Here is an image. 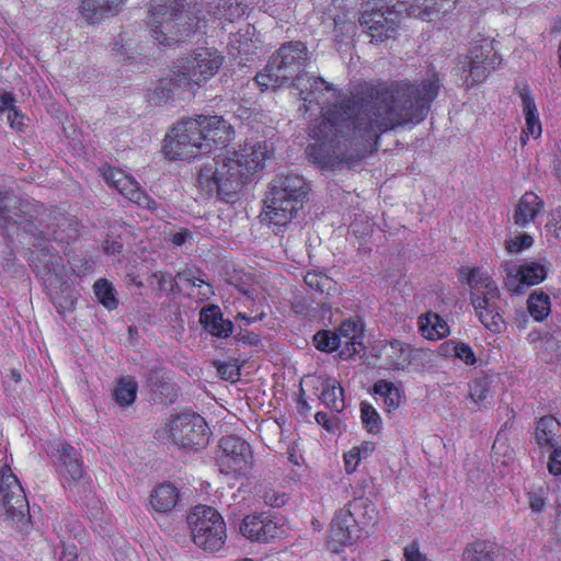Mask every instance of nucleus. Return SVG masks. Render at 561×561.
<instances>
[{"instance_id":"4be33fe9","label":"nucleus","mask_w":561,"mask_h":561,"mask_svg":"<svg viewBox=\"0 0 561 561\" xmlns=\"http://www.w3.org/2000/svg\"><path fill=\"white\" fill-rule=\"evenodd\" d=\"M199 322L210 335L219 339H227L233 333V322L224 319L219 306L210 305L203 307Z\"/></svg>"},{"instance_id":"4d7b16f0","label":"nucleus","mask_w":561,"mask_h":561,"mask_svg":"<svg viewBox=\"0 0 561 561\" xmlns=\"http://www.w3.org/2000/svg\"><path fill=\"white\" fill-rule=\"evenodd\" d=\"M14 108V96L12 93L7 92L0 95V111H7L9 114Z\"/></svg>"},{"instance_id":"b1692460","label":"nucleus","mask_w":561,"mask_h":561,"mask_svg":"<svg viewBox=\"0 0 561 561\" xmlns=\"http://www.w3.org/2000/svg\"><path fill=\"white\" fill-rule=\"evenodd\" d=\"M57 450L64 479L68 482L79 481L83 477V469L82 458L77 448L67 442H61Z\"/></svg>"},{"instance_id":"052dcab7","label":"nucleus","mask_w":561,"mask_h":561,"mask_svg":"<svg viewBox=\"0 0 561 561\" xmlns=\"http://www.w3.org/2000/svg\"><path fill=\"white\" fill-rule=\"evenodd\" d=\"M8 121L13 128L20 129L23 125L22 123V115L18 113V111L14 108L8 114Z\"/></svg>"},{"instance_id":"a878e982","label":"nucleus","mask_w":561,"mask_h":561,"mask_svg":"<svg viewBox=\"0 0 561 561\" xmlns=\"http://www.w3.org/2000/svg\"><path fill=\"white\" fill-rule=\"evenodd\" d=\"M126 0H82L80 10L85 20L99 23L103 18L115 15Z\"/></svg>"},{"instance_id":"ea45409f","label":"nucleus","mask_w":561,"mask_h":561,"mask_svg":"<svg viewBox=\"0 0 561 561\" xmlns=\"http://www.w3.org/2000/svg\"><path fill=\"white\" fill-rule=\"evenodd\" d=\"M313 343L317 350L332 353L344 344L342 336L330 330H320L313 336Z\"/></svg>"},{"instance_id":"4468645a","label":"nucleus","mask_w":561,"mask_h":561,"mask_svg":"<svg viewBox=\"0 0 561 561\" xmlns=\"http://www.w3.org/2000/svg\"><path fill=\"white\" fill-rule=\"evenodd\" d=\"M501 64V58L493 48V41L483 38L472 45L469 54L459 61V70L466 75L463 84L471 88L484 81L490 72Z\"/></svg>"},{"instance_id":"0e129e2a","label":"nucleus","mask_w":561,"mask_h":561,"mask_svg":"<svg viewBox=\"0 0 561 561\" xmlns=\"http://www.w3.org/2000/svg\"><path fill=\"white\" fill-rule=\"evenodd\" d=\"M312 290L323 294L325 283H306Z\"/></svg>"},{"instance_id":"49530a36","label":"nucleus","mask_w":561,"mask_h":561,"mask_svg":"<svg viewBox=\"0 0 561 561\" xmlns=\"http://www.w3.org/2000/svg\"><path fill=\"white\" fill-rule=\"evenodd\" d=\"M533 237L529 234H522L515 239H511L506 242V249L510 252H519L524 249L529 248L533 244Z\"/></svg>"},{"instance_id":"774afa93","label":"nucleus","mask_w":561,"mask_h":561,"mask_svg":"<svg viewBox=\"0 0 561 561\" xmlns=\"http://www.w3.org/2000/svg\"><path fill=\"white\" fill-rule=\"evenodd\" d=\"M318 307H320V308H330L329 304H327V302H319Z\"/></svg>"},{"instance_id":"e2e57ef3","label":"nucleus","mask_w":561,"mask_h":561,"mask_svg":"<svg viewBox=\"0 0 561 561\" xmlns=\"http://www.w3.org/2000/svg\"><path fill=\"white\" fill-rule=\"evenodd\" d=\"M297 404H298V409L301 412H308V410L310 409L307 400L304 399V390H300V396H299V398L297 400Z\"/></svg>"},{"instance_id":"c03bdc74","label":"nucleus","mask_w":561,"mask_h":561,"mask_svg":"<svg viewBox=\"0 0 561 561\" xmlns=\"http://www.w3.org/2000/svg\"><path fill=\"white\" fill-rule=\"evenodd\" d=\"M362 421L370 434H378L381 430V417L378 411L368 402L360 403Z\"/></svg>"},{"instance_id":"20e7f679","label":"nucleus","mask_w":561,"mask_h":561,"mask_svg":"<svg viewBox=\"0 0 561 561\" xmlns=\"http://www.w3.org/2000/svg\"><path fill=\"white\" fill-rule=\"evenodd\" d=\"M222 62L224 56L216 49H196L158 81L156 88L148 93L149 103L162 105L170 100L183 99L185 93H192L194 87H201L213 78Z\"/></svg>"},{"instance_id":"864d4df0","label":"nucleus","mask_w":561,"mask_h":561,"mask_svg":"<svg viewBox=\"0 0 561 561\" xmlns=\"http://www.w3.org/2000/svg\"><path fill=\"white\" fill-rule=\"evenodd\" d=\"M423 0H405V2H400L397 9H401V13L405 12L407 15L417 18V11L422 8Z\"/></svg>"},{"instance_id":"e433bc0d","label":"nucleus","mask_w":561,"mask_h":561,"mask_svg":"<svg viewBox=\"0 0 561 561\" xmlns=\"http://www.w3.org/2000/svg\"><path fill=\"white\" fill-rule=\"evenodd\" d=\"M527 309L533 319L542 322L550 313V297L543 291H535L529 295Z\"/></svg>"},{"instance_id":"6ab92c4d","label":"nucleus","mask_w":561,"mask_h":561,"mask_svg":"<svg viewBox=\"0 0 561 561\" xmlns=\"http://www.w3.org/2000/svg\"><path fill=\"white\" fill-rule=\"evenodd\" d=\"M339 335L344 341V350L341 352L343 358L360 355L365 351L364 324L362 321L347 319L337 328Z\"/></svg>"},{"instance_id":"7c9ffc66","label":"nucleus","mask_w":561,"mask_h":561,"mask_svg":"<svg viewBox=\"0 0 561 561\" xmlns=\"http://www.w3.org/2000/svg\"><path fill=\"white\" fill-rule=\"evenodd\" d=\"M519 95L523 103V112L526 117V127L523 129V135L526 136V138L530 135L534 137H539L541 134V124L539 121L537 106L535 103V100L533 95L530 94V91L528 88H523L519 91ZM522 141L525 142L524 136H522Z\"/></svg>"},{"instance_id":"338daca9","label":"nucleus","mask_w":561,"mask_h":561,"mask_svg":"<svg viewBox=\"0 0 561 561\" xmlns=\"http://www.w3.org/2000/svg\"><path fill=\"white\" fill-rule=\"evenodd\" d=\"M192 285H193V286H198V287H202V285H206V286H208V287H209V286L211 285V283H209V282L201 283V284L192 283Z\"/></svg>"},{"instance_id":"3c124183","label":"nucleus","mask_w":561,"mask_h":561,"mask_svg":"<svg viewBox=\"0 0 561 561\" xmlns=\"http://www.w3.org/2000/svg\"><path fill=\"white\" fill-rule=\"evenodd\" d=\"M548 471L554 477L561 474V446L552 450L548 461Z\"/></svg>"},{"instance_id":"2eb2a0df","label":"nucleus","mask_w":561,"mask_h":561,"mask_svg":"<svg viewBox=\"0 0 561 561\" xmlns=\"http://www.w3.org/2000/svg\"><path fill=\"white\" fill-rule=\"evenodd\" d=\"M500 291L495 283H474L471 286V304L480 323L492 333L505 329V321L500 313Z\"/></svg>"},{"instance_id":"412c9836","label":"nucleus","mask_w":561,"mask_h":561,"mask_svg":"<svg viewBox=\"0 0 561 561\" xmlns=\"http://www.w3.org/2000/svg\"><path fill=\"white\" fill-rule=\"evenodd\" d=\"M356 503L350 504V508H341L333 516L330 530V540L340 547H345L352 542V528L356 520L354 511Z\"/></svg>"},{"instance_id":"a211bd4d","label":"nucleus","mask_w":561,"mask_h":561,"mask_svg":"<svg viewBox=\"0 0 561 561\" xmlns=\"http://www.w3.org/2000/svg\"><path fill=\"white\" fill-rule=\"evenodd\" d=\"M181 501V492L171 482H162L150 492L147 503L148 512L154 517L172 512Z\"/></svg>"},{"instance_id":"f3484780","label":"nucleus","mask_w":561,"mask_h":561,"mask_svg":"<svg viewBox=\"0 0 561 561\" xmlns=\"http://www.w3.org/2000/svg\"><path fill=\"white\" fill-rule=\"evenodd\" d=\"M0 497L9 513L28 510L25 491L9 465H4L0 472Z\"/></svg>"},{"instance_id":"a18cd8bd","label":"nucleus","mask_w":561,"mask_h":561,"mask_svg":"<svg viewBox=\"0 0 561 561\" xmlns=\"http://www.w3.org/2000/svg\"><path fill=\"white\" fill-rule=\"evenodd\" d=\"M265 505L280 508L288 503L289 495L282 491L267 490L262 495Z\"/></svg>"},{"instance_id":"6e6552de","label":"nucleus","mask_w":561,"mask_h":561,"mask_svg":"<svg viewBox=\"0 0 561 561\" xmlns=\"http://www.w3.org/2000/svg\"><path fill=\"white\" fill-rule=\"evenodd\" d=\"M309 60L308 49L300 41L284 43L275 54L272 55L262 72L255 77L256 84L262 91L276 89L297 75L305 72L302 68Z\"/></svg>"},{"instance_id":"bb28decb","label":"nucleus","mask_w":561,"mask_h":561,"mask_svg":"<svg viewBox=\"0 0 561 561\" xmlns=\"http://www.w3.org/2000/svg\"><path fill=\"white\" fill-rule=\"evenodd\" d=\"M385 365L391 370H403L413 359V350L399 340L390 341L382 347Z\"/></svg>"},{"instance_id":"f257e3e1","label":"nucleus","mask_w":561,"mask_h":561,"mask_svg":"<svg viewBox=\"0 0 561 561\" xmlns=\"http://www.w3.org/2000/svg\"><path fill=\"white\" fill-rule=\"evenodd\" d=\"M439 89L437 72L420 82L363 87L340 105L325 110L311 125L309 135L316 144L306 148L307 157L321 169L350 165L354 159L347 150L353 145L370 144L388 130L423 122Z\"/></svg>"},{"instance_id":"bf43d9fd","label":"nucleus","mask_w":561,"mask_h":561,"mask_svg":"<svg viewBox=\"0 0 561 561\" xmlns=\"http://www.w3.org/2000/svg\"><path fill=\"white\" fill-rule=\"evenodd\" d=\"M314 419H316L317 424H320L328 431L331 430L332 423H331L330 417L327 412L318 411L314 415Z\"/></svg>"},{"instance_id":"9d476101","label":"nucleus","mask_w":561,"mask_h":561,"mask_svg":"<svg viewBox=\"0 0 561 561\" xmlns=\"http://www.w3.org/2000/svg\"><path fill=\"white\" fill-rule=\"evenodd\" d=\"M165 432L175 445L186 451L205 448L210 436L206 420L195 412H184L170 417L165 423Z\"/></svg>"},{"instance_id":"7ed1b4c3","label":"nucleus","mask_w":561,"mask_h":561,"mask_svg":"<svg viewBox=\"0 0 561 561\" xmlns=\"http://www.w3.org/2000/svg\"><path fill=\"white\" fill-rule=\"evenodd\" d=\"M233 133L221 116L199 115L179 122L164 138L163 151L170 159H191L209 152L214 146H225Z\"/></svg>"},{"instance_id":"423d86ee","label":"nucleus","mask_w":561,"mask_h":561,"mask_svg":"<svg viewBox=\"0 0 561 561\" xmlns=\"http://www.w3.org/2000/svg\"><path fill=\"white\" fill-rule=\"evenodd\" d=\"M148 26L151 36L161 45L184 42L201 30V21L186 0H164L151 7Z\"/></svg>"},{"instance_id":"39448f33","label":"nucleus","mask_w":561,"mask_h":561,"mask_svg":"<svg viewBox=\"0 0 561 561\" xmlns=\"http://www.w3.org/2000/svg\"><path fill=\"white\" fill-rule=\"evenodd\" d=\"M23 202L15 195L9 193H0V231L2 236L19 242L27 241V243L37 249L43 256H49L45 260L43 271L37 264L39 257H31L32 266L37 271V277L51 278L50 265L55 254V249L50 244V240L43 230L38 228L32 217H27L23 209Z\"/></svg>"},{"instance_id":"f704fd0d","label":"nucleus","mask_w":561,"mask_h":561,"mask_svg":"<svg viewBox=\"0 0 561 561\" xmlns=\"http://www.w3.org/2000/svg\"><path fill=\"white\" fill-rule=\"evenodd\" d=\"M376 451V444L371 440H364L357 446H353L344 454V467L347 474L358 470L362 461L367 459Z\"/></svg>"},{"instance_id":"1a4fd4ad","label":"nucleus","mask_w":561,"mask_h":561,"mask_svg":"<svg viewBox=\"0 0 561 561\" xmlns=\"http://www.w3.org/2000/svg\"><path fill=\"white\" fill-rule=\"evenodd\" d=\"M192 542L207 553L219 552L227 541V527L219 511L206 505L192 508L187 515Z\"/></svg>"},{"instance_id":"72a5a7b5","label":"nucleus","mask_w":561,"mask_h":561,"mask_svg":"<svg viewBox=\"0 0 561 561\" xmlns=\"http://www.w3.org/2000/svg\"><path fill=\"white\" fill-rule=\"evenodd\" d=\"M462 560L495 561V543L489 540L476 539L465 546Z\"/></svg>"},{"instance_id":"f03ea898","label":"nucleus","mask_w":561,"mask_h":561,"mask_svg":"<svg viewBox=\"0 0 561 561\" xmlns=\"http://www.w3.org/2000/svg\"><path fill=\"white\" fill-rule=\"evenodd\" d=\"M268 157L264 141L247 142L232 156H218L214 164H206L198 173V184L207 194H216L229 202L263 168Z\"/></svg>"},{"instance_id":"473e14b6","label":"nucleus","mask_w":561,"mask_h":561,"mask_svg":"<svg viewBox=\"0 0 561 561\" xmlns=\"http://www.w3.org/2000/svg\"><path fill=\"white\" fill-rule=\"evenodd\" d=\"M148 385L153 392L156 400L164 403H173L178 397L174 385L159 371H151L148 377Z\"/></svg>"},{"instance_id":"6e6d98bb","label":"nucleus","mask_w":561,"mask_h":561,"mask_svg":"<svg viewBox=\"0 0 561 561\" xmlns=\"http://www.w3.org/2000/svg\"><path fill=\"white\" fill-rule=\"evenodd\" d=\"M170 240L175 245H182L186 241L193 240V233L186 228H181L179 231H176L174 234L171 236Z\"/></svg>"},{"instance_id":"13d9d810","label":"nucleus","mask_w":561,"mask_h":561,"mask_svg":"<svg viewBox=\"0 0 561 561\" xmlns=\"http://www.w3.org/2000/svg\"><path fill=\"white\" fill-rule=\"evenodd\" d=\"M123 243L119 240H105L103 251L108 255H114L122 251Z\"/></svg>"},{"instance_id":"aec40b11","label":"nucleus","mask_w":561,"mask_h":561,"mask_svg":"<svg viewBox=\"0 0 561 561\" xmlns=\"http://www.w3.org/2000/svg\"><path fill=\"white\" fill-rule=\"evenodd\" d=\"M550 263L547 261H530L523 264L508 261L502 267L508 279L513 280H545L548 276Z\"/></svg>"},{"instance_id":"5fc2aeb1","label":"nucleus","mask_w":561,"mask_h":561,"mask_svg":"<svg viewBox=\"0 0 561 561\" xmlns=\"http://www.w3.org/2000/svg\"><path fill=\"white\" fill-rule=\"evenodd\" d=\"M459 274L460 280H482V273L478 267H462Z\"/></svg>"},{"instance_id":"69168bd1","label":"nucleus","mask_w":561,"mask_h":561,"mask_svg":"<svg viewBox=\"0 0 561 561\" xmlns=\"http://www.w3.org/2000/svg\"><path fill=\"white\" fill-rule=\"evenodd\" d=\"M238 319H242L245 323H251V319L245 313H239Z\"/></svg>"},{"instance_id":"9b49d317","label":"nucleus","mask_w":561,"mask_h":561,"mask_svg":"<svg viewBox=\"0 0 561 561\" xmlns=\"http://www.w3.org/2000/svg\"><path fill=\"white\" fill-rule=\"evenodd\" d=\"M293 88L298 91L299 99L304 102L299 111L308 112L311 105H316L321 108V116L329 107L340 105L343 100L348 99H341L339 90L332 83L309 72L297 75Z\"/></svg>"},{"instance_id":"4c0bfd02","label":"nucleus","mask_w":561,"mask_h":561,"mask_svg":"<svg viewBox=\"0 0 561 561\" xmlns=\"http://www.w3.org/2000/svg\"><path fill=\"white\" fill-rule=\"evenodd\" d=\"M492 378L490 375L482 373L476 376L469 383L470 399L477 405H483V402L490 397Z\"/></svg>"},{"instance_id":"37998d69","label":"nucleus","mask_w":561,"mask_h":561,"mask_svg":"<svg viewBox=\"0 0 561 561\" xmlns=\"http://www.w3.org/2000/svg\"><path fill=\"white\" fill-rule=\"evenodd\" d=\"M245 11L247 5L242 4L239 0H222V3L218 4L217 11L214 14L218 19L232 22L243 16Z\"/></svg>"},{"instance_id":"680f3d73","label":"nucleus","mask_w":561,"mask_h":561,"mask_svg":"<svg viewBox=\"0 0 561 561\" xmlns=\"http://www.w3.org/2000/svg\"><path fill=\"white\" fill-rule=\"evenodd\" d=\"M291 308L297 314L308 316L310 312V307L298 300L293 301Z\"/></svg>"},{"instance_id":"ddd939ff","label":"nucleus","mask_w":561,"mask_h":561,"mask_svg":"<svg viewBox=\"0 0 561 561\" xmlns=\"http://www.w3.org/2000/svg\"><path fill=\"white\" fill-rule=\"evenodd\" d=\"M217 458L219 471L227 477H247L254 465L251 445L237 435H227L219 440Z\"/></svg>"},{"instance_id":"09e8293b","label":"nucleus","mask_w":561,"mask_h":561,"mask_svg":"<svg viewBox=\"0 0 561 561\" xmlns=\"http://www.w3.org/2000/svg\"><path fill=\"white\" fill-rule=\"evenodd\" d=\"M529 508L534 512L540 513L546 507V497L542 490L528 492Z\"/></svg>"},{"instance_id":"dca6fc26","label":"nucleus","mask_w":561,"mask_h":561,"mask_svg":"<svg viewBox=\"0 0 561 561\" xmlns=\"http://www.w3.org/2000/svg\"><path fill=\"white\" fill-rule=\"evenodd\" d=\"M239 529L240 534L252 542H271L283 531L275 517L265 512L245 515Z\"/></svg>"},{"instance_id":"8fccbe9b","label":"nucleus","mask_w":561,"mask_h":561,"mask_svg":"<svg viewBox=\"0 0 561 561\" xmlns=\"http://www.w3.org/2000/svg\"><path fill=\"white\" fill-rule=\"evenodd\" d=\"M203 274L195 265H186L179 271L174 280H203Z\"/></svg>"},{"instance_id":"603ef678","label":"nucleus","mask_w":561,"mask_h":561,"mask_svg":"<svg viewBox=\"0 0 561 561\" xmlns=\"http://www.w3.org/2000/svg\"><path fill=\"white\" fill-rule=\"evenodd\" d=\"M436 5L437 0H423L422 8L417 11V18L422 20H431L432 15L439 11Z\"/></svg>"},{"instance_id":"c756f323","label":"nucleus","mask_w":561,"mask_h":561,"mask_svg":"<svg viewBox=\"0 0 561 561\" xmlns=\"http://www.w3.org/2000/svg\"><path fill=\"white\" fill-rule=\"evenodd\" d=\"M373 391L382 399L383 409L389 414L397 411L404 402V391L386 379L375 381Z\"/></svg>"},{"instance_id":"a19ab883","label":"nucleus","mask_w":561,"mask_h":561,"mask_svg":"<svg viewBox=\"0 0 561 561\" xmlns=\"http://www.w3.org/2000/svg\"><path fill=\"white\" fill-rule=\"evenodd\" d=\"M442 348L445 353L453 352L456 358L467 365H474L477 363L472 347L466 342L447 341L442 344Z\"/></svg>"},{"instance_id":"c85d7f7f","label":"nucleus","mask_w":561,"mask_h":561,"mask_svg":"<svg viewBox=\"0 0 561 561\" xmlns=\"http://www.w3.org/2000/svg\"><path fill=\"white\" fill-rule=\"evenodd\" d=\"M542 207V201L535 193L526 192L516 206L514 214L515 224L525 227L529 222L535 221Z\"/></svg>"},{"instance_id":"de8ad7c7","label":"nucleus","mask_w":561,"mask_h":561,"mask_svg":"<svg viewBox=\"0 0 561 561\" xmlns=\"http://www.w3.org/2000/svg\"><path fill=\"white\" fill-rule=\"evenodd\" d=\"M404 561H426V557L421 553L417 541H412L403 548Z\"/></svg>"},{"instance_id":"f8f14e48","label":"nucleus","mask_w":561,"mask_h":561,"mask_svg":"<svg viewBox=\"0 0 561 561\" xmlns=\"http://www.w3.org/2000/svg\"><path fill=\"white\" fill-rule=\"evenodd\" d=\"M401 9L397 4H385L370 0L359 18V24L373 42H385L397 33Z\"/></svg>"},{"instance_id":"0eeeda50","label":"nucleus","mask_w":561,"mask_h":561,"mask_svg":"<svg viewBox=\"0 0 561 561\" xmlns=\"http://www.w3.org/2000/svg\"><path fill=\"white\" fill-rule=\"evenodd\" d=\"M309 191V184L297 174L274 180L265 199V215L275 226L289 224L308 199Z\"/></svg>"},{"instance_id":"393cba45","label":"nucleus","mask_w":561,"mask_h":561,"mask_svg":"<svg viewBox=\"0 0 561 561\" xmlns=\"http://www.w3.org/2000/svg\"><path fill=\"white\" fill-rule=\"evenodd\" d=\"M103 178L111 186L115 187L122 195L129 201L140 204L142 193L138 182L126 175L123 171L107 168L103 172Z\"/></svg>"},{"instance_id":"58836bf2","label":"nucleus","mask_w":561,"mask_h":561,"mask_svg":"<svg viewBox=\"0 0 561 561\" xmlns=\"http://www.w3.org/2000/svg\"><path fill=\"white\" fill-rule=\"evenodd\" d=\"M320 401L330 410L341 412L345 408L344 389L341 386L327 382L319 397Z\"/></svg>"},{"instance_id":"5701e85b","label":"nucleus","mask_w":561,"mask_h":561,"mask_svg":"<svg viewBox=\"0 0 561 561\" xmlns=\"http://www.w3.org/2000/svg\"><path fill=\"white\" fill-rule=\"evenodd\" d=\"M49 299L60 314L73 310L78 300V290L73 283H44Z\"/></svg>"},{"instance_id":"cd10ccee","label":"nucleus","mask_w":561,"mask_h":561,"mask_svg":"<svg viewBox=\"0 0 561 561\" xmlns=\"http://www.w3.org/2000/svg\"><path fill=\"white\" fill-rule=\"evenodd\" d=\"M419 332L427 341H438L450 333L449 324L439 314L427 311L419 317Z\"/></svg>"},{"instance_id":"2f4dec72","label":"nucleus","mask_w":561,"mask_h":561,"mask_svg":"<svg viewBox=\"0 0 561 561\" xmlns=\"http://www.w3.org/2000/svg\"><path fill=\"white\" fill-rule=\"evenodd\" d=\"M561 425L557 417L551 415L542 416L535 426L534 440L541 448L553 447V440L559 434Z\"/></svg>"},{"instance_id":"79ce46f5","label":"nucleus","mask_w":561,"mask_h":561,"mask_svg":"<svg viewBox=\"0 0 561 561\" xmlns=\"http://www.w3.org/2000/svg\"><path fill=\"white\" fill-rule=\"evenodd\" d=\"M94 294L98 302L105 309L114 310L118 307V299L113 283H94Z\"/></svg>"},{"instance_id":"c9c22d12","label":"nucleus","mask_w":561,"mask_h":561,"mask_svg":"<svg viewBox=\"0 0 561 561\" xmlns=\"http://www.w3.org/2000/svg\"><path fill=\"white\" fill-rule=\"evenodd\" d=\"M138 386L133 376H121L114 386L113 398L119 407H130L136 400Z\"/></svg>"}]
</instances>
